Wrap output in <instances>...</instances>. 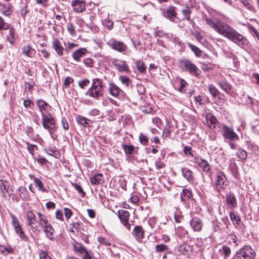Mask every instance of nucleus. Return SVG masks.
I'll return each instance as SVG.
<instances>
[{
	"instance_id": "obj_57",
	"label": "nucleus",
	"mask_w": 259,
	"mask_h": 259,
	"mask_svg": "<svg viewBox=\"0 0 259 259\" xmlns=\"http://www.w3.org/2000/svg\"><path fill=\"white\" fill-rule=\"evenodd\" d=\"M242 4L248 10L250 11L254 10V7L248 0H242Z\"/></svg>"
},
{
	"instance_id": "obj_27",
	"label": "nucleus",
	"mask_w": 259,
	"mask_h": 259,
	"mask_svg": "<svg viewBox=\"0 0 259 259\" xmlns=\"http://www.w3.org/2000/svg\"><path fill=\"white\" fill-rule=\"evenodd\" d=\"M219 87L227 93H230L232 90L231 85L226 81H222L218 83Z\"/></svg>"
},
{
	"instance_id": "obj_62",
	"label": "nucleus",
	"mask_w": 259,
	"mask_h": 259,
	"mask_svg": "<svg viewBox=\"0 0 259 259\" xmlns=\"http://www.w3.org/2000/svg\"><path fill=\"white\" fill-rule=\"evenodd\" d=\"M64 212L65 216L66 218V219L68 220L72 215V211L71 209L67 208H64Z\"/></svg>"
},
{
	"instance_id": "obj_48",
	"label": "nucleus",
	"mask_w": 259,
	"mask_h": 259,
	"mask_svg": "<svg viewBox=\"0 0 259 259\" xmlns=\"http://www.w3.org/2000/svg\"><path fill=\"white\" fill-rule=\"evenodd\" d=\"M47 153L48 154L57 158H58L60 156L58 151L51 148L47 150Z\"/></svg>"
},
{
	"instance_id": "obj_61",
	"label": "nucleus",
	"mask_w": 259,
	"mask_h": 259,
	"mask_svg": "<svg viewBox=\"0 0 259 259\" xmlns=\"http://www.w3.org/2000/svg\"><path fill=\"white\" fill-rule=\"evenodd\" d=\"M39 259H52L46 251H42L39 253Z\"/></svg>"
},
{
	"instance_id": "obj_55",
	"label": "nucleus",
	"mask_w": 259,
	"mask_h": 259,
	"mask_svg": "<svg viewBox=\"0 0 259 259\" xmlns=\"http://www.w3.org/2000/svg\"><path fill=\"white\" fill-rule=\"evenodd\" d=\"M90 83V80L88 79H84L78 81V84L81 89H84Z\"/></svg>"
},
{
	"instance_id": "obj_22",
	"label": "nucleus",
	"mask_w": 259,
	"mask_h": 259,
	"mask_svg": "<svg viewBox=\"0 0 259 259\" xmlns=\"http://www.w3.org/2000/svg\"><path fill=\"white\" fill-rule=\"evenodd\" d=\"M87 50L85 48H80L74 52L72 56L73 58L77 62L80 61L81 57H83L87 53Z\"/></svg>"
},
{
	"instance_id": "obj_25",
	"label": "nucleus",
	"mask_w": 259,
	"mask_h": 259,
	"mask_svg": "<svg viewBox=\"0 0 259 259\" xmlns=\"http://www.w3.org/2000/svg\"><path fill=\"white\" fill-rule=\"evenodd\" d=\"M44 229V232L46 234V236L51 240H53V234L54 230L52 226L49 224L47 225L46 227L43 228Z\"/></svg>"
},
{
	"instance_id": "obj_45",
	"label": "nucleus",
	"mask_w": 259,
	"mask_h": 259,
	"mask_svg": "<svg viewBox=\"0 0 259 259\" xmlns=\"http://www.w3.org/2000/svg\"><path fill=\"white\" fill-rule=\"evenodd\" d=\"M136 66L138 69V70L141 72L143 73L146 70V67L143 62L141 61H138L136 63Z\"/></svg>"
},
{
	"instance_id": "obj_52",
	"label": "nucleus",
	"mask_w": 259,
	"mask_h": 259,
	"mask_svg": "<svg viewBox=\"0 0 259 259\" xmlns=\"http://www.w3.org/2000/svg\"><path fill=\"white\" fill-rule=\"evenodd\" d=\"M182 12L183 16L185 17V19H186L188 21H190V14L191 13L190 8H186V9L182 10Z\"/></svg>"
},
{
	"instance_id": "obj_56",
	"label": "nucleus",
	"mask_w": 259,
	"mask_h": 259,
	"mask_svg": "<svg viewBox=\"0 0 259 259\" xmlns=\"http://www.w3.org/2000/svg\"><path fill=\"white\" fill-rule=\"evenodd\" d=\"M171 133V127L169 125H166L164 128L162 136L167 137Z\"/></svg>"
},
{
	"instance_id": "obj_42",
	"label": "nucleus",
	"mask_w": 259,
	"mask_h": 259,
	"mask_svg": "<svg viewBox=\"0 0 259 259\" xmlns=\"http://www.w3.org/2000/svg\"><path fill=\"white\" fill-rule=\"evenodd\" d=\"M213 232H217L221 230V223L217 220H214L211 222Z\"/></svg>"
},
{
	"instance_id": "obj_63",
	"label": "nucleus",
	"mask_w": 259,
	"mask_h": 259,
	"mask_svg": "<svg viewBox=\"0 0 259 259\" xmlns=\"http://www.w3.org/2000/svg\"><path fill=\"white\" fill-rule=\"evenodd\" d=\"M73 82V79L70 76H67L65 78V79L64 80V81L63 83V86L66 88V87H68L70 83H71Z\"/></svg>"
},
{
	"instance_id": "obj_5",
	"label": "nucleus",
	"mask_w": 259,
	"mask_h": 259,
	"mask_svg": "<svg viewBox=\"0 0 259 259\" xmlns=\"http://www.w3.org/2000/svg\"><path fill=\"white\" fill-rule=\"evenodd\" d=\"M42 124L45 129L48 130L52 138L55 139L56 138L54 137L53 134L56 130V125L51 114L42 117Z\"/></svg>"
},
{
	"instance_id": "obj_34",
	"label": "nucleus",
	"mask_w": 259,
	"mask_h": 259,
	"mask_svg": "<svg viewBox=\"0 0 259 259\" xmlns=\"http://www.w3.org/2000/svg\"><path fill=\"white\" fill-rule=\"evenodd\" d=\"M74 248L75 251L77 252L78 255L81 256L83 254L84 252L86 251L87 249L81 244L77 243L74 245Z\"/></svg>"
},
{
	"instance_id": "obj_21",
	"label": "nucleus",
	"mask_w": 259,
	"mask_h": 259,
	"mask_svg": "<svg viewBox=\"0 0 259 259\" xmlns=\"http://www.w3.org/2000/svg\"><path fill=\"white\" fill-rule=\"evenodd\" d=\"M108 91L110 94L114 97H117L122 92L120 89L113 83H109Z\"/></svg>"
},
{
	"instance_id": "obj_37",
	"label": "nucleus",
	"mask_w": 259,
	"mask_h": 259,
	"mask_svg": "<svg viewBox=\"0 0 259 259\" xmlns=\"http://www.w3.org/2000/svg\"><path fill=\"white\" fill-rule=\"evenodd\" d=\"M183 176L189 182L193 180V172L191 170L184 168L182 169Z\"/></svg>"
},
{
	"instance_id": "obj_41",
	"label": "nucleus",
	"mask_w": 259,
	"mask_h": 259,
	"mask_svg": "<svg viewBox=\"0 0 259 259\" xmlns=\"http://www.w3.org/2000/svg\"><path fill=\"white\" fill-rule=\"evenodd\" d=\"M103 25L107 28L108 29L111 30L113 26V22L108 18H106L102 21Z\"/></svg>"
},
{
	"instance_id": "obj_60",
	"label": "nucleus",
	"mask_w": 259,
	"mask_h": 259,
	"mask_svg": "<svg viewBox=\"0 0 259 259\" xmlns=\"http://www.w3.org/2000/svg\"><path fill=\"white\" fill-rule=\"evenodd\" d=\"M152 123L157 127H160L162 124V121L159 118L156 117L153 118Z\"/></svg>"
},
{
	"instance_id": "obj_24",
	"label": "nucleus",
	"mask_w": 259,
	"mask_h": 259,
	"mask_svg": "<svg viewBox=\"0 0 259 259\" xmlns=\"http://www.w3.org/2000/svg\"><path fill=\"white\" fill-rule=\"evenodd\" d=\"M33 181L35 187H37L38 190L42 192H47V189L44 186L42 182L37 178H34Z\"/></svg>"
},
{
	"instance_id": "obj_13",
	"label": "nucleus",
	"mask_w": 259,
	"mask_h": 259,
	"mask_svg": "<svg viewBox=\"0 0 259 259\" xmlns=\"http://www.w3.org/2000/svg\"><path fill=\"white\" fill-rule=\"evenodd\" d=\"M223 131L222 134L224 137L230 140H236L238 139V135L234 132L233 130L231 127L227 126H223Z\"/></svg>"
},
{
	"instance_id": "obj_39",
	"label": "nucleus",
	"mask_w": 259,
	"mask_h": 259,
	"mask_svg": "<svg viewBox=\"0 0 259 259\" xmlns=\"http://www.w3.org/2000/svg\"><path fill=\"white\" fill-rule=\"evenodd\" d=\"M210 94L213 97H216L220 94L218 89L213 84H209L207 87Z\"/></svg>"
},
{
	"instance_id": "obj_1",
	"label": "nucleus",
	"mask_w": 259,
	"mask_h": 259,
	"mask_svg": "<svg viewBox=\"0 0 259 259\" xmlns=\"http://www.w3.org/2000/svg\"><path fill=\"white\" fill-rule=\"evenodd\" d=\"M205 21L214 31L231 40L239 47L242 48L248 47L249 41L246 38L226 23L219 19L214 21L208 17L205 18Z\"/></svg>"
},
{
	"instance_id": "obj_58",
	"label": "nucleus",
	"mask_w": 259,
	"mask_h": 259,
	"mask_svg": "<svg viewBox=\"0 0 259 259\" xmlns=\"http://www.w3.org/2000/svg\"><path fill=\"white\" fill-rule=\"evenodd\" d=\"M182 193L185 198L191 199L193 197L192 192L188 189H183Z\"/></svg>"
},
{
	"instance_id": "obj_32",
	"label": "nucleus",
	"mask_w": 259,
	"mask_h": 259,
	"mask_svg": "<svg viewBox=\"0 0 259 259\" xmlns=\"http://www.w3.org/2000/svg\"><path fill=\"white\" fill-rule=\"evenodd\" d=\"M122 147L125 153L129 155H132L134 153V150L135 149V146L132 145H128L123 144L122 145Z\"/></svg>"
},
{
	"instance_id": "obj_9",
	"label": "nucleus",
	"mask_w": 259,
	"mask_h": 259,
	"mask_svg": "<svg viewBox=\"0 0 259 259\" xmlns=\"http://www.w3.org/2000/svg\"><path fill=\"white\" fill-rule=\"evenodd\" d=\"M107 45L112 49L121 53L125 51L127 48L123 42L118 41L114 38L109 39L107 42Z\"/></svg>"
},
{
	"instance_id": "obj_47",
	"label": "nucleus",
	"mask_w": 259,
	"mask_h": 259,
	"mask_svg": "<svg viewBox=\"0 0 259 259\" xmlns=\"http://www.w3.org/2000/svg\"><path fill=\"white\" fill-rule=\"evenodd\" d=\"M222 250L224 258H227L230 255L231 252L230 247L225 245L222 247Z\"/></svg>"
},
{
	"instance_id": "obj_30",
	"label": "nucleus",
	"mask_w": 259,
	"mask_h": 259,
	"mask_svg": "<svg viewBox=\"0 0 259 259\" xmlns=\"http://www.w3.org/2000/svg\"><path fill=\"white\" fill-rule=\"evenodd\" d=\"M27 3H23V0H21V3L20 4V12L21 16L25 18L26 14L28 12V10H27Z\"/></svg>"
},
{
	"instance_id": "obj_20",
	"label": "nucleus",
	"mask_w": 259,
	"mask_h": 259,
	"mask_svg": "<svg viewBox=\"0 0 259 259\" xmlns=\"http://www.w3.org/2000/svg\"><path fill=\"white\" fill-rule=\"evenodd\" d=\"M53 47L55 49L56 52L60 56H61L64 54V49L62 46L61 42L58 38L54 39L52 42Z\"/></svg>"
},
{
	"instance_id": "obj_18",
	"label": "nucleus",
	"mask_w": 259,
	"mask_h": 259,
	"mask_svg": "<svg viewBox=\"0 0 259 259\" xmlns=\"http://www.w3.org/2000/svg\"><path fill=\"white\" fill-rule=\"evenodd\" d=\"M190 225L194 231H200L203 226L202 222L198 218H193L190 221Z\"/></svg>"
},
{
	"instance_id": "obj_3",
	"label": "nucleus",
	"mask_w": 259,
	"mask_h": 259,
	"mask_svg": "<svg viewBox=\"0 0 259 259\" xmlns=\"http://www.w3.org/2000/svg\"><path fill=\"white\" fill-rule=\"evenodd\" d=\"M229 185L228 179L222 171H218L216 173V179L213 184V188L221 195L222 192H224Z\"/></svg>"
},
{
	"instance_id": "obj_53",
	"label": "nucleus",
	"mask_w": 259,
	"mask_h": 259,
	"mask_svg": "<svg viewBox=\"0 0 259 259\" xmlns=\"http://www.w3.org/2000/svg\"><path fill=\"white\" fill-rule=\"evenodd\" d=\"M9 28V25L5 23L4 19L0 16V30H6Z\"/></svg>"
},
{
	"instance_id": "obj_12",
	"label": "nucleus",
	"mask_w": 259,
	"mask_h": 259,
	"mask_svg": "<svg viewBox=\"0 0 259 259\" xmlns=\"http://www.w3.org/2000/svg\"><path fill=\"white\" fill-rule=\"evenodd\" d=\"M35 223H36V219L34 213L31 211L27 212V223L33 232L38 231L37 226L35 225Z\"/></svg>"
},
{
	"instance_id": "obj_15",
	"label": "nucleus",
	"mask_w": 259,
	"mask_h": 259,
	"mask_svg": "<svg viewBox=\"0 0 259 259\" xmlns=\"http://www.w3.org/2000/svg\"><path fill=\"white\" fill-rule=\"evenodd\" d=\"M193 161L201 167L204 171L208 172L211 169L210 165L205 160L202 159L199 157H195Z\"/></svg>"
},
{
	"instance_id": "obj_6",
	"label": "nucleus",
	"mask_w": 259,
	"mask_h": 259,
	"mask_svg": "<svg viewBox=\"0 0 259 259\" xmlns=\"http://www.w3.org/2000/svg\"><path fill=\"white\" fill-rule=\"evenodd\" d=\"M180 64L182 69L189 72L193 75L197 76L201 73V71L199 68L190 61L187 60H182L180 61Z\"/></svg>"
},
{
	"instance_id": "obj_11",
	"label": "nucleus",
	"mask_w": 259,
	"mask_h": 259,
	"mask_svg": "<svg viewBox=\"0 0 259 259\" xmlns=\"http://www.w3.org/2000/svg\"><path fill=\"white\" fill-rule=\"evenodd\" d=\"M118 215L121 223L130 230L131 227L128 221L130 213L127 210L122 209L118 211Z\"/></svg>"
},
{
	"instance_id": "obj_50",
	"label": "nucleus",
	"mask_w": 259,
	"mask_h": 259,
	"mask_svg": "<svg viewBox=\"0 0 259 259\" xmlns=\"http://www.w3.org/2000/svg\"><path fill=\"white\" fill-rule=\"evenodd\" d=\"M119 79L123 84L125 85L127 87H128L131 83V81L127 77L121 75L119 77Z\"/></svg>"
},
{
	"instance_id": "obj_29",
	"label": "nucleus",
	"mask_w": 259,
	"mask_h": 259,
	"mask_svg": "<svg viewBox=\"0 0 259 259\" xmlns=\"http://www.w3.org/2000/svg\"><path fill=\"white\" fill-rule=\"evenodd\" d=\"M206 121L208 127L213 130V128L215 127V124H217L216 123L218 120L215 117L211 114L206 117Z\"/></svg>"
},
{
	"instance_id": "obj_54",
	"label": "nucleus",
	"mask_w": 259,
	"mask_h": 259,
	"mask_svg": "<svg viewBox=\"0 0 259 259\" xmlns=\"http://www.w3.org/2000/svg\"><path fill=\"white\" fill-rule=\"evenodd\" d=\"M72 185L74 188L78 191V192L82 195V196H84L85 193L84 192L82 188L78 184L72 183Z\"/></svg>"
},
{
	"instance_id": "obj_31",
	"label": "nucleus",
	"mask_w": 259,
	"mask_h": 259,
	"mask_svg": "<svg viewBox=\"0 0 259 259\" xmlns=\"http://www.w3.org/2000/svg\"><path fill=\"white\" fill-rule=\"evenodd\" d=\"M37 214L39 218L38 224L40 227L44 228L47 225L50 224L46 215L42 214L40 212H37Z\"/></svg>"
},
{
	"instance_id": "obj_7",
	"label": "nucleus",
	"mask_w": 259,
	"mask_h": 259,
	"mask_svg": "<svg viewBox=\"0 0 259 259\" xmlns=\"http://www.w3.org/2000/svg\"><path fill=\"white\" fill-rule=\"evenodd\" d=\"M10 216L12 219V224L14 228L16 233L23 240L26 241L27 240V238L22 230V228L20 225L18 219L12 213H11Z\"/></svg>"
},
{
	"instance_id": "obj_2",
	"label": "nucleus",
	"mask_w": 259,
	"mask_h": 259,
	"mask_svg": "<svg viewBox=\"0 0 259 259\" xmlns=\"http://www.w3.org/2000/svg\"><path fill=\"white\" fill-rule=\"evenodd\" d=\"M105 85L102 79L99 78H93L92 85L88 90L86 95L96 100L103 97Z\"/></svg>"
},
{
	"instance_id": "obj_4",
	"label": "nucleus",
	"mask_w": 259,
	"mask_h": 259,
	"mask_svg": "<svg viewBox=\"0 0 259 259\" xmlns=\"http://www.w3.org/2000/svg\"><path fill=\"white\" fill-rule=\"evenodd\" d=\"M255 253L249 246L245 245L237 251L234 259H254Z\"/></svg>"
},
{
	"instance_id": "obj_64",
	"label": "nucleus",
	"mask_w": 259,
	"mask_h": 259,
	"mask_svg": "<svg viewBox=\"0 0 259 259\" xmlns=\"http://www.w3.org/2000/svg\"><path fill=\"white\" fill-rule=\"evenodd\" d=\"M191 148L190 146H185L184 148V153L185 154L188 156H193V154L191 152Z\"/></svg>"
},
{
	"instance_id": "obj_8",
	"label": "nucleus",
	"mask_w": 259,
	"mask_h": 259,
	"mask_svg": "<svg viewBox=\"0 0 259 259\" xmlns=\"http://www.w3.org/2000/svg\"><path fill=\"white\" fill-rule=\"evenodd\" d=\"M112 64L120 72H126L127 73L130 72L128 66L125 61L118 60L117 59H112L111 60Z\"/></svg>"
},
{
	"instance_id": "obj_43",
	"label": "nucleus",
	"mask_w": 259,
	"mask_h": 259,
	"mask_svg": "<svg viewBox=\"0 0 259 259\" xmlns=\"http://www.w3.org/2000/svg\"><path fill=\"white\" fill-rule=\"evenodd\" d=\"M168 249V246L164 245L163 244H160L158 245H156L155 246V250L157 252H163L165 251H167Z\"/></svg>"
},
{
	"instance_id": "obj_38",
	"label": "nucleus",
	"mask_w": 259,
	"mask_h": 259,
	"mask_svg": "<svg viewBox=\"0 0 259 259\" xmlns=\"http://www.w3.org/2000/svg\"><path fill=\"white\" fill-rule=\"evenodd\" d=\"M230 218L231 221L233 222L234 224H237L238 225H239V223L240 222V218L239 216L236 214H235L234 212H230L229 213Z\"/></svg>"
},
{
	"instance_id": "obj_49",
	"label": "nucleus",
	"mask_w": 259,
	"mask_h": 259,
	"mask_svg": "<svg viewBox=\"0 0 259 259\" xmlns=\"http://www.w3.org/2000/svg\"><path fill=\"white\" fill-rule=\"evenodd\" d=\"M67 28L68 32L72 35L75 36L76 35V31L74 27L71 23H68L67 24Z\"/></svg>"
},
{
	"instance_id": "obj_19",
	"label": "nucleus",
	"mask_w": 259,
	"mask_h": 259,
	"mask_svg": "<svg viewBox=\"0 0 259 259\" xmlns=\"http://www.w3.org/2000/svg\"><path fill=\"white\" fill-rule=\"evenodd\" d=\"M164 17L168 18L171 21H174V19L176 17V12L175 11V8L173 7H169L166 10H164L163 12Z\"/></svg>"
},
{
	"instance_id": "obj_51",
	"label": "nucleus",
	"mask_w": 259,
	"mask_h": 259,
	"mask_svg": "<svg viewBox=\"0 0 259 259\" xmlns=\"http://www.w3.org/2000/svg\"><path fill=\"white\" fill-rule=\"evenodd\" d=\"M15 29L13 28H10L9 30V36H7V39L10 43H13L14 40Z\"/></svg>"
},
{
	"instance_id": "obj_33",
	"label": "nucleus",
	"mask_w": 259,
	"mask_h": 259,
	"mask_svg": "<svg viewBox=\"0 0 259 259\" xmlns=\"http://www.w3.org/2000/svg\"><path fill=\"white\" fill-rule=\"evenodd\" d=\"M76 120L78 123L84 126H89L91 123V121L89 119L80 116H78L77 117Z\"/></svg>"
},
{
	"instance_id": "obj_35",
	"label": "nucleus",
	"mask_w": 259,
	"mask_h": 259,
	"mask_svg": "<svg viewBox=\"0 0 259 259\" xmlns=\"http://www.w3.org/2000/svg\"><path fill=\"white\" fill-rule=\"evenodd\" d=\"M13 252L14 248L12 247L0 245V253L7 255L8 253H12Z\"/></svg>"
},
{
	"instance_id": "obj_46",
	"label": "nucleus",
	"mask_w": 259,
	"mask_h": 259,
	"mask_svg": "<svg viewBox=\"0 0 259 259\" xmlns=\"http://www.w3.org/2000/svg\"><path fill=\"white\" fill-rule=\"evenodd\" d=\"M189 47L194 52V53L197 55V56H201L202 55V52L196 46L192 45L190 43L188 44Z\"/></svg>"
},
{
	"instance_id": "obj_16",
	"label": "nucleus",
	"mask_w": 259,
	"mask_h": 259,
	"mask_svg": "<svg viewBox=\"0 0 259 259\" xmlns=\"http://www.w3.org/2000/svg\"><path fill=\"white\" fill-rule=\"evenodd\" d=\"M144 230L141 226H136L135 227L132 234L138 242H141L144 238Z\"/></svg>"
},
{
	"instance_id": "obj_44",
	"label": "nucleus",
	"mask_w": 259,
	"mask_h": 259,
	"mask_svg": "<svg viewBox=\"0 0 259 259\" xmlns=\"http://www.w3.org/2000/svg\"><path fill=\"white\" fill-rule=\"evenodd\" d=\"M238 237L234 234H230L229 235V242L230 243H233L235 246L238 245Z\"/></svg>"
},
{
	"instance_id": "obj_59",
	"label": "nucleus",
	"mask_w": 259,
	"mask_h": 259,
	"mask_svg": "<svg viewBox=\"0 0 259 259\" xmlns=\"http://www.w3.org/2000/svg\"><path fill=\"white\" fill-rule=\"evenodd\" d=\"M139 140L142 144L146 145L148 142V138L141 133L139 136Z\"/></svg>"
},
{
	"instance_id": "obj_40",
	"label": "nucleus",
	"mask_w": 259,
	"mask_h": 259,
	"mask_svg": "<svg viewBox=\"0 0 259 259\" xmlns=\"http://www.w3.org/2000/svg\"><path fill=\"white\" fill-rule=\"evenodd\" d=\"M236 154L237 157L241 160H245L246 159L247 153L243 149H239Z\"/></svg>"
},
{
	"instance_id": "obj_23",
	"label": "nucleus",
	"mask_w": 259,
	"mask_h": 259,
	"mask_svg": "<svg viewBox=\"0 0 259 259\" xmlns=\"http://www.w3.org/2000/svg\"><path fill=\"white\" fill-rule=\"evenodd\" d=\"M2 6L4 10L2 14L6 16H10L13 13V6L10 4H2Z\"/></svg>"
},
{
	"instance_id": "obj_10",
	"label": "nucleus",
	"mask_w": 259,
	"mask_h": 259,
	"mask_svg": "<svg viewBox=\"0 0 259 259\" xmlns=\"http://www.w3.org/2000/svg\"><path fill=\"white\" fill-rule=\"evenodd\" d=\"M36 103L42 117L51 114L49 111L51 110V107L46 101L42 99H39L36 100Z\"/></svg>"
},
{
	"instance_id": "obj_36",
	"label": "nucleus",
	"mask_w": 259,
	"mask_h": 259,
	"mask_svg": "<svg viewBox=\"0 0 259 259\" xmlns=\"http://www.w3.org/2000/svg\"><path fill=\"white\" fill-rule=\"evenodd\" d=\"M103 175L101 174L96 175L94 177L90 179V182L92 184L97 185L101 183L102 181Z\"/></svg>"
},
{
	"instance_id": "obj_17",
	"label": "nucleus",
	"mask_w": 259,
	"mask_h": 259,
	"mask_svg": "<svg viewBox=\"0 0 259 259\" xmlns=\"http://www.w3.org/2000/svg\"><path fill=\"white\" fill-rule=\"evenodd\" d=\"M73 11L76 13H82L85 9V3L80 0H74L71 2Z\"/></svg>"
},
{
	"instance_id": "obj_26",
	"label": "nucleus",
	"mask_w": 259,
	"mask_h": 259,
	"mask_svg": "<svg viewBox=\"0 0 259 259\" xmlns=\"http://www.w3.org/2000/svg\"><path fill=\"white\" fill-rule=\"evenodd\" d=\"M22 52L25 55L29 57H32L35 50L30 46L26 45L22 48Z\"/></svg>"
},
{
	"instance_id": "obj_14",
	"label": "nucleus",
	"mask_w": 259,
	"mask_h": 259,
	"mask_svg": "<svg viewBox=\"0 0 259 259\" xmlns=\"http://www.w3.org/2000/svg\"><path fill=\"white\" fill-rule=\"evenodd\" d=\"M226 201L227 207L230 209H234L237 206V199L235 195L231 192L226 193Z\"/></svg>"
},
{
	"instance_id": "obj_28",
	"label": "nucleus",
	"mask_w": 259,
	"mask_h": 259,
	"mask_svg": "<svg viewBox=\"0 0 259 259\" xmlns=\"http://www.w3.org/2000/svg\"><path fill=\"white\" fill-rule=\"evenodd\" d=\"M18 191L19 194L23 200H28L29 198V192L25 187H20Z\"/></svg>"
}]
</instances>
